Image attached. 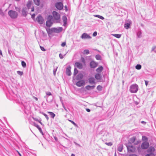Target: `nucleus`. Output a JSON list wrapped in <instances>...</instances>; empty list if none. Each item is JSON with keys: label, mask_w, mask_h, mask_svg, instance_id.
<instances>
[{"label": "nucleus", "mask_w": 156, "mask_h": 156, "mask_svg": "<svg viewBox=\"0 0 156 156\" xmlns=\"http://www.w3.org/2000/svg\"><path fill=\"white\" fill-rule=\"evenodd\" d=\"M8 15L11 18L13 19L16 18L18 16L17 12L12 10H9L8 12Z\"/></svg>", "instance_id": "f257e3e1"}, {"label": "nucleus", "mask_w": 156, "mask_h": 156, "mask_svg": "<svg viewBox=\"0 0 156 156\" xmlns=\"http://www.w3.org/2000/svg\"><path fill=\"white\" fill-rule=\"evenodd\" d=\"M138 86L136 84L132 85L130 87V91L132 93H136L138 90Z\"/></svg>", "instance_id": "f03ea898"}, {"label": "nucleus", "mask_w": 156, "mask_h": 156, "mask_svg": "<svg viewBox=\"0 0 156 156\" xmlns=\"http://www.w3.org/2000/svg\"><path fill=\"white\" fill-rule=\"evenodd\" d=\"M126 146L129 152H133L135 151V148L133 145L129 144H126Z\"/></svg>", "instance_id": "7ed1b4c3"}, {"label": "nucleus", "mask_w": 156, "mask_h": 156, "mask_svg": "<svg viewBox=\"0 0 156 156\" xmlns=\"http://www.w3.org/2000/svg\"><path fill=\"white\" fill-rule=\"evenodd\" d=\"M52 13L54 19L58 22L60 19V15L56 11H53Z\"/></svg>", "instance_id": "20e7f679"}, {"label": "nucleus", "mask_w": 156, "mask_h": 156, "mask_svg": "<svg viewBox=\"0 0 156 156\" xmlns=\"http://www.w3.org/2000/svg\"><path fill=\"white\" fill-rule=\"evenodd\" d=\"M62 27H58L57 28L54 27L51 29V31L53 32L59 33L62 31Z\"/></svg>", "instance_id": "39448f33"}, {"label": "nucleus", "mask_w": 156, "mask_h": 156, "mask_svg": "<svg viewBox=\"0 0 156 156\" xmlns=\"http://www.w3.org/2000/svg\"><path fill=\"white\" fill-rule=\"evenodd\" d=\"M36 20L37 22L41 24H43L44 22L43 18L41 15H39L36 18Z\"/></svg>", "instance_id": "423d86ee"}, {"label": "nucleus", "mask_w": 156, "mask_h": 156, "mask_svg": "<svg viewBox=\"0 0 156 156\" xmlns=\"http://www.w3.org/2000/svg\"><path fill=\"white\" fill-rule=\"evenodd\" d=\"M56 8L58 10L62 9L63 7V5L62 3L60 2H57L55 4Z\"/></svg>", "instance_id": "0eeeda50"}, {"label": "nucleus", "mask_w": 156, "mask_h": 156, "mask_svg": "<svg viewBox=\"0 0 156 156\" xmlns=\"http://www.w3.org/2000/svg\"><path fill=\"white\" fill-rule=\"evenodd\" d=\"M149 146V143L147 141L144 142L141 145V147L142 149H147Z\"/></svg>", "instance_id": "6e6552de"}, {"label": "nucleus", "mask_w": 156, "mask_h": 156, "mask_svg": "<svg viewBox=\"0 0 156 156\" xmlns=\"http://www.w3.org/2000/svg\"><path fill=\"white\" fill-rule=\"evenodd\" d=\"M28 10V9L27 7H23L22 9V16L25 17L27 14Z\"/></svg>", "instance_id": "1a4fd4ad"}, {"label": "nucleus", "mask_w": 156, "mask_h": 156, "mask_svg": "<svg viewBox=\"0 0 156 156\" xmlns=\"http://www.w3.org/2000/svg\"><path fill=\"white\" fill-rule=\"evenodd\" d=\"M50 17V16H48V20L46 22V25L48 27H51L53 23L52 20V18L51 17V18L49 19V17Z\"/></svg>", "instance_id": "9d476101"}, {"label": "nucleus", "mask_w": 156, "mask_h": 156, "mask_svg": "<svg viewBox=\"0 0 156 156\" xmlns=\"http://www.w3.org/2000/svg\"><path fill=\"white\" fill-rule=\"evenodd\" d=\"M81 37L82 39L91 38V37L89 35L86 33H83L81 35Z\"/></svg>", "instance_id": "9b49d317"}, {"label": "nucleus", "mask_w": 156, "mask_h": 156, "mask_svg": "<svg viewBox=\"0 0 156 156\" xmlns=\"http://www.w3.org/2000/svg\"><path fill=\"white\" fill-rule=\"evenodd\" d=\"M85 84V81L84 80H82L77 82L76 84L77 86L80 87L83 86Z\"/></svg>", "instance_id": "f8f14e48"}, {"label": "nucleus", "mask_w": 156, "mask_h": 156, "mask_svg": "<svg viewBox=\"0 0 156 156\" xmlns=\"http://www.w3.org/2000/svg\"><path fill=\"white\" fill-rule=\"evenodd\" d=\"M98 65L97 63L93 61H91L90 63V66L91 68H95Z\"/></svg>", "instance_id": "ddd939ff"}, {"label": "nucleus", "mask_w": 156, "mask_h": 156, "mask_svg": "<svg viewBox=\"0 0 156 156\" xmlns=\"http://www.w3.org/2000/svg\"><path fill=\"white\" fill-rule=\"evenodd\" d=\"M71 67L70 66H68L66 69V73L68 76H70L71 75V72L70 71Z\"/></svg>", "instance_id": "4468645a"}, {"label": "nucleus", "mask_w": 156, "mask_h": 156, "mask_svg": "<svg viewBox=\"0 0 156 156\" xmlns=\"http://www.w3.org/2000/svg\"><path fill=\"white\" fill-rule=\"evenodd\" d=\"M155 149L153 147H151L147 150V152L149 153L154 154Z\"/></svg>", "instance_id": "2eb2a0df"}, {"label": "nucleus", "mask_w": 156, "mask_h": 156, "mask_svg": "<svg viewBox=\"0 0 156 156\" xmlns=\"http://www.w3.org/2000/svg\"><path fill=\"white\" fill-rule=\"evenodd\" d=\"M75 66L79 69H82L83 68L82 64L79 62H76L75 63Z\"/></svg>", "instance_id": "dca6fc26"}, {"label": "nucleus", "mask_w": 156, "mask_h": 156, "mask_svg": "<svg viewBox=\"0 0 156 156\" xmlns=\"http://www.w3.org/2000/svg\"><path fill=\"white\" fill-rule=\"evenodd\" d=\"M88 82L90 84H95V79L94 77H90L88 79Z\"/></svg>", "instance_id": "f3484780"}, {"label": "nucleus", "mask_w": 156, "mask_h": 156, "mask_svg": "<svg viewBox=\"0 0 156 156\" xmlns=\"http://www.w3.org/2000/svg\"><path fill=\"white\" fill-rule=\"evenodd\" d=\"M62 19L64 23L63 25L64 26H66L67 24V17L66 16H63Z\"/></svg>", "instance_id": "a211bd4d"}, {"label": "nucleus", "mask_w": 156, "mask_h": 156, "mask_svg": "<svg viewBox=\"0 0 156 156\" xmlns=\"http://www.w3.org/2000/svg\"><path fill=\"white\" fill-rule=\"evenodd\" d=\"M101 76L100 74L97 73L95 76V78L97 80H101Z\"/></svg>", "instance_id": "6ab92c4d"}, {"label": "nucleus", "mask_w": 156, "mask_h": 156, "mask_svg": "<svg viewBox=\"0 0 156 156\" xmlns=\"http://www.w3.org/2000/svg\"><path fill=\"white\" fill-rule=\"evenodd\" d=\"M135 140V137H133L129 139L128 144H131L132 143H133Z\"/></svg>", "instance_id": "aec40b11"}, {"label": "nucleus", "mask_w": 156, "mask_h": 156, "mask_svg": "<svg viewBox=\"0 0 156 156\" xmlns=\"http://www.w3.org/2000/svg\"><path fill=\"white\" fill-rule=\"evenodd\" d=\"M142 33L141 30H139L136 33V36L138 38H140L142 36Z\"/></svg>", "instance_id": "412c9836"}, {"label": "nucleus", "mask_w": 156, "mask_h": 156, "mask_svg": "<svg viewBox=\"0 0 156 156\" xmlns=\"http://www.w3.org/2000/svg\"><path fill=\"white\" fill-rule=\"evenodd\" d=\"M32 4V2L30 1H29L27 4V8L29 10L30 9L31 6Z\"/></svg>", "instance_id": "4be33fe9"}, {"label": "nucleus", "mask_w": 156, "mask_h": 156, "mask_svg": "<svg viewBox=\"0 0 156 156\" xmlns=\"http://www.w3.org/2000/svg\"><path fill=\"white\" fill-rule=\"evenodd\" d=\"M123 146L122 144H119L118 146L117 149L119 152H122L123 149Z\"/></svg>", "instance_id": "5701e85b"}, {"label": "nucleus", "mask_w": 156, "mask_h": 156, "mask_svg": "<svg viewBox=\"0 0 156 156\" xmlns=\"http://www.w3.org/2000/svg\"><path fill=\"white\" fill-rule=\"evenodd\" d=\"M103 67L102 66H100L96 69V71L98 73H100L102 71Z\"/></svg>", "instance_id": "b1692460"}, {"label": "nucleus", "mask_w": 156, "mask_h": 156, "mask_svg": "<svg viewBox=\"0 0 156 156\" xmlns=\"http://www.w3.org/2000/svg\"><path fill=\"white\" fill-rule=\"evenodd\" d=\"M95 87V86H90L88 85L85 88L86 89L88 90H90L91 89H94Z\"/></svg>", "instance_id": "393cba45"}, {"label": "nucleus", "mask_w": 156, "mask_h": 156, "mask_svg": "<svg viewBox=\"0 0 156 156\" xmlns=\"http://www.w3.org/2000/svg\"><path fill=\"white\" fill-rule=\"evenodd\" d=\"M112 35L113 36L118 38H119L121 37V34H112Z\"/></svg>", "instance_id": "a878e982"}, {"label": "nucleus", "mask_w": 156, "mask_h": 156, "mask_svg": "<svg viewBox=\"0 0 156 156\" xmlns=\"http://www.w3.org/2000/svg\"><path fill=\"white\" fill-rule=\"evenodd\" d=\"M48 113H49L51 117L54 118L55 117V115L53 112H48Z\"/></svg>", "instance_id": "bb28decb"}, {"label": "nucleus", "mask_w": 156, "mask_h": 156, "mask_svg": "<svg viewBox=\"0 0 156 156\" xmlns=\"http://www.w3.org/2000/svg\"><path fill=\"white\" fill-rule=\"evenodd\" d=\"M142 140L144 142L147 141V142L148 140V138L145 136H142Z\"/></svg>", "instance_id": "cd10ccee"}, {"label": "nucleus", "mask_w": 156, "mask_h": 156, "mask_svg": "<svg viewBox=\"0 0 156 156\" xmlns=\"http://www.w3.org/2000/svg\"><path fill=\"white\" fill-rule=\"evenodd\" d=\"M34 3L36 5L38 6L40 5V0H34Z\"/></svg>", "instance_id": "c85d7f7f"}, {"label": "nucleus", "mask_w": 156, "mask_h": 156, "mask_svg": "<svg viewBox=\"0 0 156 156\" xmlns=\"http://www.w3.org/2000/svg\"><path fill=\"white\" fill-rule=\"evenodd\" d=\"M94 16L95 17H98L102 20H103L104 19V18L103 16H100V15H94Z\"/></svg>", "instance_id": "c756f323"}, {"label": "nucleus", "mask_w": 156, "mask_h": 156, "mask_svg": "<svg viewBox=\"0 0 156 156\" xmlns=\"http://www.w3.org/2000/svg\"><path fill=\"white\" fill-rule=\"evenodd\" d=\"M130 24L129 23H125L124 25V27L127 29H128L130 27Z\"/></svg>", "instance_id": "7c9ffc66"}, {"label": "nucleus", "mask_w": 156, "mask_h": 156, "mask_svg": "<svg viewBox=\"0 0 156 156\" xmlns=\"http://www.w3.org/2000/svg\"><path fill=\"white\" fill-rule=\"evenodd\" d=\"M95 58L97 60H101V56L99 55H97L95 56Z\"/></svg>", "instance_id": "2f4dec72"}, {"label": "nucleus", "mask_w": 156, "mask_h": 156, "mask_svg": "<svg viewBox=\"0 0 156 156\" xmlns=\"http://www.w3.org/2000/svg\"><path fill=\"white\" fill-rule=\"evenodd\" d=\"M83 77V75L82 74H79L77 76V79L78 80L81 79Z\"/></svg>", "instance_id": "473e14b6"}, {"label": "nucleus", "mask_w": 156, "mask_h": 156, "mask_svg": "<svg viewBox=\"0 0 156 156\" xmlns=\"http://www.w3.org/2000/svg\"><path fill=\"white\" fill-rule=\"evenodd\" d=\"M136 69L139 70L141 68V66L140 64H137L135 67Z\"/></svg>", "instance_id": "72a5a7b5"}, {"label": "nucleus", "mask_w": 156, "mask_h": 156, "mask_svg": "<svg viewBox=\"0 0 156 156\" xmlns=\"http://www.w3.org/2000/svg\"><path fill=\"white\" fill-rule=\"evenodd\" d=\"M21 65L22 66L23 68H25L26 67V63L23 61L21 62Z\"/></svg>", "instance_id": "f704fd0d"}, {"label": "nucleus", "mask_w": 156, "mask_h": 156, "mask_svg": "<svg viewBox=\"0 0 156 156\" xmlns=\"http://www.w3.org/2000/svg\"><path fill=\"white\" fill-rule=\"evenodd\" d=\"M69 121L71 123H72L75 126L78 127L77 125L73 121L71 120H69Z\"/></svg>", "instance_id": "c9c22d12"}, {"label": "nucleus", "mask_w": 156, "mask_h": 156, "mask_svg": "<svg viewBox=\"0 0 156 156\" xmlns=\"http://www.w3.org/2000/svg\"><path fill=\"white\" fill-rule=\"evenodd\" d=\"M41 113L45 116V117L46 118V119H47V120H48L49 118L48 117V115L46 114H45V113H44L43 112H42Z\"/></svg>", "instance_id": "e433bc0d"}, {"label": "nucleus", "mask_w": 156, "mask_h": 156, "mask_svg": "<svg viewBox=\"0 0 156 156\" xmlns=\"http://www.w3.org/2000/svg\"><path fill=\"white\" fill-rule=\"evenodd\" d=\"M17 73L18 74L20 75V76H22L23 74V72L21 71H17Z\"/></svg>", "instance_id": "4c0bfd02"}, {"label": "nucleus", "mask_w": 156, "mask_h": 156, "mask_svg": "<svg viewBox=\"0 0 156 156\" xmlns=\"http://www.w3.org/2000/svg\"><path fill=\"white\" fill-rule=\"evenodd\" d=\"M78 70L76 68H75L74 69V76L76 75L78 73Z\"/></svg>", "instance_id": "58836bf2"}, {"label": "nucleus", "mask_w": 156, "mask_h": 156, "mask_svg": "<svg viewBox=\"0 0 156 156\" xmlns=\"http://www.w3.org/2000/svg\"><path fill=\"white\" fill-rule=\"evenodd\" d=\"M83 53L84 54H88L89 53V51L87 49L83 51Z\"/></svg>", "instance_id": "ea45409f"}, {"label": "nucleus", "mask_w": 156, "mask_h": 156, "mask_svg": "<svg viewBox=\"0 0 156 156\" xmlns=\"http://www.w3.org/2000/svg\"><path fill=\"white\" fill-rule=\"evenodd\" d=\"M102 88V86L100 85H98L97 87V90H101Z\"/></svg>", "instance_id": "a19ab883"}, {"label": "nucleus", "mask_w": 156, "mask_h": 156, "mask_svg": "<svg viewBox=\"0 0 156 156\" xmlns=\"http://www.w3.org/2000/svg\"><path fill=\"white\" fill-rule=\"evenodd\" d=\"M145 156H155L154 154L148 153L145 155Z\"/></svg>", "instance_id": "79ce46f5"}, {"label": "nucleus", "mask_w": 156, "mask_h": 156, "mask_svg": "<svg viewBox=\"0 0 156 156\" xmlns=\"http://www.w3.org/2000/svg\"><path fill=\"white\" fill-rule=\"evenodd\" d=\"M105 144L108 146H111L112 145L111 142L105 143Z\"/></svg>", "instance_id": "37998d69"}, {"label": "nucleus", "mask_w": 156, "mask_h": 156, "mask_svg": "<svg viewBox=\"0 0 156 156\" xmlns=\"http://www.w3.org/2000/svg\"><path fill=\"white\" fill-rule=\"evenodd\" d=\"M0 14L2 16H4V13L3 12L1 9H0Z\"/></svg>", "instance_id": "c03bdc74"}, {"label": "nucleus", "mask_w": 156, "mask_h": 156, "mask_svg": "<svg viewBox=\"0 0 156 156\" xmlns=\"http://www.w3.org/2000/svg\"><path fill=\"white\" fill-rule=\"evenodd\" d=\"M46 94L47 95L50 96L51 95V94L49 92H46Z\"/></svg>", "instance_id": "a18cd8bd"}, {"label": "nucleus", "mask_w": 156, "mask_h": 156, "mask_svg": "<svg viewBox=\"0 0 156 156\" xmlns=\"http://www.w3.org/2000/svg\"><path fill=\"white\" fill-rule=\"evenodd\" d=\"M97 32L96 31H95L93 33V36L94 37H95V36H96V35H97Z\"/></svg>", "instance_id": "49530a36"}, {"label": "nucleus", "mask_w": 156, "mask_h": 156, "mask_svg": "<svg viewBox=\"0 0 156 156\" xmlns=\"http://www.w3.org/2000/svg\"><path fill=\"white\" fill-rule=\"evenodd\" d=\"M40 48L41 49V50L43 51H45L46 50L44 49V47L40 46Z\"/></svg>", "instance_id": "de8ad7c7"}, {"label": "nucleus", "mask_w": 156, "mask_h": 156, "mask_svg": "<svg viewBox=\"0 0 156 156\" xmlns=\"http://www.w3.org/2000/svg\"><path fill=\"white\" fill-rule=\"evenodd\" d=\"M59 57L60 58H61V59H62L63 58V56L60 53L59 54Z\"/></svg>", "instance_id": "09e8293b"}, {"label": "nucleus", "mask_w": 156, "mask_h": 156, "mask_svg": "<svg viewBox=\"0 0 156 156\" xmlns=\"http://www.w3.org/2000/svg\"><path fill=\"white\" fill-rule=\"evenodd\" d=\"M66 45V43L65 42H63L61 44V46L62 47H64Z\"/></svg>", "instance_id": "8fccbe9b"}, {"label": "nucleus", "mask_w": 156, "mask_h": 156, "mask_svg": "<svg viewBox=\"0 0 156 156\" xmlns=\"http://www.w3.org/2000/svg\"><path fill=\"white\" fill-rule=\"evenodd\" d=\"M33 119L36 121H37V122H39V121L37 119V118H34V117H33Z\"/></svg>", "instance_id": "3c124183"}, {"label": "nucleus", "mask_w": 156, "mask_h": 156, "mask_svg": "<svg viewBox=\"0 0 156 156\" xmlns=\"http://www.w3.org/2000/svg\"><path fill=\"white\" fill-rule=\"evenodd\" d=\"M33 125H34V126H35L36 127H37V126H38V125L35 122H33Z\"/></svg>", "instance_id": "603ef678"}, {"label": "nucleus", "mask_w": 156, "mask_h": 156, "mask_svg": "<svg viewBox=\"0 0 156 156\" xmlns=\"http://www.w3.org/2000/svg\"><path fill=\"white\" fill-rule=\"evenodd\" d=\"M35 14H34L31 15V18L33 19H34L35 18Z\"/></svg>", "instance_id": "864d4df0"}, {"label": "nucleus", "mask_w": 156, "mask_h": 156, "mask_svg": "<svg viewBox=\"0 0 156 156\" xmlns=\"http://www.w3.org/2000/svg\"><path fill=\"white\" fill-rule=\"evenodd\" d=\"M16 11H18L19 12H20V8H18L17 7L16 8Z\"/></svg>", "instance_id": "5fc2aeb1"}, {"label": "nucleus", "mask_w": 156, "mask_h": 156, "mask_svg": "<svg viewBox=\"0 0 156 156\" xmlns=\"http://www.w3.org/2000/svg\"><path fill=\"white\" fill-rule=\"evenodd\" d=\"M34 11V7L32 6L31 8V11L32 12H33Z\"/></svg>", "instance_id": "6e6d98bb"}, {"label": "nucleus", "mask_w": 156, "mask_h": 156, "mask_svg": "<svg viewBox=\"0 0 156 156\" xmlns=\"http://www.w3.org/2000/svg\"><path fill=\"white\" fill-rule=\"evenodd\" d=\"M86 110L88 112H90V110L89 108H86Z\"/></svg>", "instance_id": "4d7b16f0"}, {"label": "nucleus", "mask_w": 156, "mask_h": 156, "mask_svg": "<svg viewBox=\"0 0 156 156\" xmlns=\"http://www.w3.org/2000/svg\"><path fill=\"white\" fill-rule=\"evenodd\" d=\"M145 85L147 86L148 84V82L146 80H145Z\"/></svg>", "instance_id": "13d9d810"}, {"label": "nucleus", "mask_w": 156, "mask_h": 156, "mask_svg": "<svg viewBox=\"0 0 156 156\" xmlns=\"http://www.w3.org/2000/svg\"><path fill=\"white\" fill-rule=\"evenodd\" d=\"M40 133L42 134V135H43V132L42 130V129H41L40 130H39Z\"/></svg>", "instance_id": "bf43d9fd"}, {"label": "nucleus", "mask_w": 156, "mask_h": 156, "mask_svg": "<svg viewBox=\"0 0 156 156\" xmlns=\"http://www.w3.org/2000/svg\"><path fill=\"white\" fill-rule=\"evenodd\" d=\"M37 128L39 130H40L41 129L40 127L39 126H37Z\"/></svg>", "instance_id": "052dcab7"}, {"label": "nucleus", "mask_w": 156, "mask_h": 156, "mask_svg": "<svg viewBox=\"0 0 156 156\" xmlns=\"http://www.w3.org/2000/svg\"><path fill=\"white\" fill-rule=\"evenodd\" d=\"M129 156H137L135 154H130Z\"/></svg>", "instance_id": "680f3d73"}, {"label": "nucleus", "mask_w": 156, "mask_h": 156, "mask_svg": "<svg viewBox=\"0 0 156 156\" xmlns=\"http://www.w3.org/2000/svg\"><path fill=\"white\" fill-rule=\"evenodd\" d=\"M20 156H22L20 153L17 151H16Z\"/></svg>", "instance_id": "e2e57ef3"}, {"label": "nucleus", "mask_w": 156, "mask_h": 156, "mask_svg": "<svg viewBox=\"0 0 156 156\" xmlns=\"http://www.w3.org/2000/svg\"><path fill=\"white\" fill-rule=\"evenodd\" d=\"M54 139L56 141H57L58 140V138L56 136L54 137Z\"/></svg>", "instance_id": "0e129e2a"}, {"label": "nucleus", "mask_w": 156, "mask_h": 156, "mask_svg": "<svg viewBox=\"0 0 156 156\" xmlns=\"http://www.w3.org/2000/svg\"><path fill=\"white\" fill-rule=\"evenodd\" d=\"M63 107L64 108V109H65V110L66 111H67V109H66V108H65V106L64 105H63Z\"/></svg>", "instance_id": "69168bd1"}, {"label": "nucleus", "mask_w": 156, "mask_h": 156, "mask_svg": "<svg viewBox=\"0 0 156 156\" xmlns=\"http://www.w3.org/2000/svg\"><path fill=\"white\" fill-rule=\"evenodd\" d=\"M65 8L66 11H67V6H66V5L65 6Z\"/></svg>", "instance_id": "338daca9"}, {"label": "nucleus", "mask_w": 156, "mask_h": 156, "mask_svg": "<svg viewBox=\"0 0 156 156\" xmlns=\"http://www.w3.org/2000/svg\"><path fill=\"white\" fill-rule=\"evenodd\" d=\"M0 55H2V51L0 50Z\"/></svg>", "instance_id": "774afa93"}]
</instances>
